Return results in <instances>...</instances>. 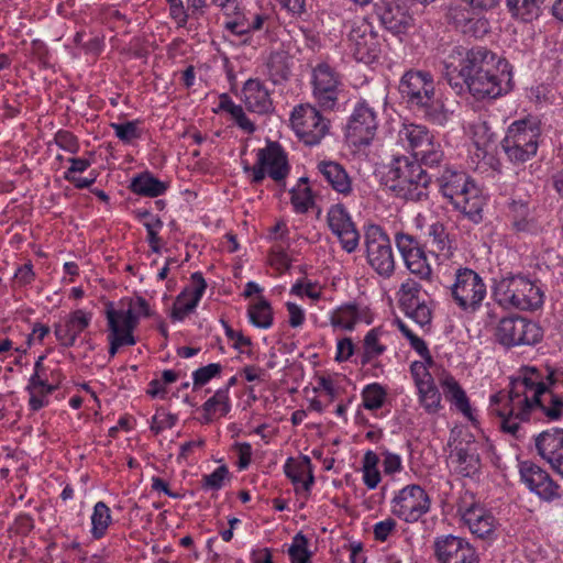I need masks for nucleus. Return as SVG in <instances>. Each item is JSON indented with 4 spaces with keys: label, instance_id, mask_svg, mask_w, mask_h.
Wrapping results in <instances>:
<instances>
[{
    "label": "nucleus",
    "instance_id": "obj_1",
    "mask_svg": "<svg viewBox=\"0 0 563 563\" xmlns=\"http://www.w3.org/2000/svg\"><path fill=\"white\" fill-rule=\"evenodd\" d=\"M553 383L552 374L544 380L537 368L528 367L511 380L507 393L493 395L489 411L499 418L500 429L519 439L521 422L527 421L533 411L540 410L551 420L559 419L563 412V398L551 390Z\"/></svg>",
    "mask_w": 563,
    "mask_h": 563
},
{
    "label": "nucleus",
    "instance_id": "obj_2",
    "mask_svg": "<svg viewBox=\"0 0 563 563\" xmlns=\"http://www.w3.org/2000/svg\"><path fill=\"white\" fill-rule=\"evenodd\" d=\"M443 64L444 76L456 93L467 90L476 99H495L511 89L508 62L484 46L456 45Z\"/></svg>",
    "mask_w": 563,
    "mask_h": 563
},
{
    "label": "nucleus",
    "instance_id": "obj_3",
    "mask_svg": "<svg viewBox=\"0 0 563 563\" xmlns=\"http://www.w3.org/2000/svg\"><path fill=\"white\" fill-rule=\"evenodd\" d=\"M444 198L473 223H479L484 218L486 197L475 181L464 172L445 168L437 178Z\"/></svg>",
    "mask_w": 563,
    "mask_h": 563
},
{
    "label": "nucleus",
    "instance_id": "obj_4",
    "mask_svg": "<svg viewBox=\"0 0 563 563\" xmlns=\"http://www.w3.org/2000/svg\"><path fill=\"white\" fill-rule=\"evenodd\" d=\"M398 90L410 108L421 111L435 124H445L449 111L435 97L434 80L429 71L413 69L406 71L400 79Z\"/></svg>",
    "mask_w": 563,
    "mask_h": 563
},
{
    "label": "nucleus",
    "instance_id": "obj_5",
    "mask_svg": "<svg viewBox=\"0 0 563 563\" xmlns=\"http://www.w3.org/2000/svg\"><path fill=\"white\" fill-rule=\"evenodd\" d=\"M431 179L432 175H429L419 162L401 156L393 161L385 184L398 198L421 201L428 198Z\"/></svg>",
    "mask_w": 563,
    "mask_h": 563
},
{
    "label": "nucleus",
    "instance_id": "obj_6",
    "mask_svg": "<svg viewBox=\"0 0 563 563\" xmlns=\"http://www.w3.org/2000/svg\"><path fill=\"white\" fill-rule=\"evenodd\" d=\"M494 297L505 308L534 311L543 306L545 291L540 280L525 275H509L496 283Z\"/></svg>",
    "mask_w": 563,
    "mask_h": 563
},
{
    "label": "nucleus",
    "instance_id": "obj_7",
    "mask_svg": "<svg viewBox=\"0 0 563 563\" xmlns=\"http://www.w3.org/2000/svg\"><path fill=\"white\" fill-rule=\"evenodd\" d=\"M540 136L541 121L529 115L508 126L501 147L511 163L523 164L537 154Z\"/></svg>",
    "mask_w": 563,
    "mask_h": 563
},
{
    "label": "nucleus",
    "instance_id": "obj_8",
    "mask_svg": "<svg viewBox=\"0 0 563 563\" xmlns=\"http://www.w3.org/2000/svg\"><path fill=\"white\" fill-rule=\"evenodd\" d=\"M243 170L250 175L251 184L258 185L265 177H269L276 184L285 186L290 165L283 146L276 141L267 140L266 145L256 151L255 164H245Z\"/></svg>",
    "mask_w": 563,
    "mask_h": 563
},
{
    "label": "nucleus",
    "instance_id": "obj_9",
    "mask_svg": "<svg viewBox=\"0 0 563 563\" xmlns=\"http://www.w3.org/2000/svg\"><path fill=\"white\" fill-rule=\"evenodd\" d=\"M452 301L464 312L477 311L487 295V287L478 273L468 267L454 272L453 283L448 286Z\"/></svg>",
    "mask_w": 563,
    "mask_h": 563
},
{
    "label": "nucleus",
    "instance_id": "obj_10",
    "mask_svg": "<svg viewBox=\"0 0 563 563\" xmlns=\"http://www.w3.org/2000/svg\"><path fill=\"white\" fill-rule=\"evenodd\" d=\"M349 48L358 62L372 63L380 52L378 34L366 19L357 18L345 24Z\"/></svg>",
    "mask_w": 563,
    "mask_h": 563
},
{
    "label": "nucleus",
    "instance_id": "obj_11",
    "mask_svg": "<svg viewBox=\"0 0 563 563\" xmlns=\"http://www.w3.org/2000/svg\"><path fill=\"white\" fill-rule=\"evenodd\" d=\"M378 128V114L366 100L358 101L349 119L345 137L351 146L362 147L372 143Z\"/></svg>",
    "mask_w": 563,
    "mask_h": 563
},
{
    "label": "nucleus",
    "instance_id": "obj_12",
    "mask_svg": "<svg viewBox=\"0 0 563 563\" xmlns=\"http://www.w3.org/2000/svg\"><path fill=\"white\" fill-rule=\"evenodd\" d=\"M366 257L371 267L382 277L388 278L395 272L391 243L378 225H369L365 232Z\"/></svg>",
    "mask_w": 563,
    "mask_h": 563
},
{
    "label": "nucleus",
    "instance_id": "obj_13",
    "mask_svg": "<svg viewBox=\"0 0 563 563\" xmlns=\"http://www.w3.org/2000/svg\"><path fill=\"white\" fill-rule=\"evenodd\" d=\"M495 336L505 346L531 345L542 338L540 327L522 317H508L499 321Z\"/></svg>",
    "mask_w": 563,
    "mask_h": 563
},
{
    "label": "nucleus",
    "instance_id": "obj_14",
    "mask_svg": "<svg viewBox=\"0 0 563 563\" xmlns=\"http://www.w3.org/2000/svg\"><path fill=\"white\" fill-rule=\"evenodd\" d=\"M430 505V498L424 489L411 484L395 495L391 500V512L407 522H416L429 511Z\"/></svg>",
    "mask_w": 563,
    "mask_h": 563
},
{
    "label": "nucleus",
    "instance_id": "obj_15",
    "mask_svg": "<svg viewBox=\"0 0 563 563\" xmlns=\"http://www.w3.org/2000/svg\"><path fill=\"white\" fill-rule=\"evenodd\" d=\"M434 555L438 563H479L476 549L466 539L453 534L435 539Z\"/></svg>",
    "mask_w": 563,
    "mask_h": 563
},
{
    "label": "nucleus",
    "instance_id": "obj_16",
    "mask_svg": "<svg viewBox=\"0 0 563 563\" xmlns=\"http://www.w3.org/2000/svg\"><path fill=\"white\" fill-rule=\"evenodd\" d=\"M344 98L340 75L325 63L319 64V112H335Z\"/></svg>",
    "mask_w": 563,
    "mask_h": 563
},
{
    "label": "nucleus",
    "instance_id": "obj_17",
    "mask_svg": "<svg viewBox=\"0 0 563 563\" xmlns=\"http://www.w3.org/2000/svg\"><path fill=\"white\" fill-rule=\"evenodd\" d=\"M519 474L522 483L541 499L551 501L560 497V486L537 464L529 461L521 462Z\"/></svg>",
    "mask_w": 563,
    "mask_h": 563
},
{
    "label": "nucleus",
    "instance_id": "obj_18",
    "mask_svg": "<svg viewBox=\"0 0 563 563\" xmlns=\"http://www.w3.org/2000/svg\"><path fill=\"white\" fill-rule=\"evenodd\" d=\"M421 286L415 280H407L399 289V303L405 314L423 327L431 321V309L420 298Z\"/></svg>",
    "mask_w": 563,
    "mask_h": 563
},
{
    "label": "nucleus",
    "instance_id": "obj_19",
    "mask_svg": "<svg viewBox=\"0 0 563 563\" xmlns=\"http://www.w3.org/2000/svg\"><path fill=\"white\" fill-rule=\"evenodd\" d=\"M327 222L332 233L338 236L342 247L347 253L354 252L358 245L360 234L346 209L342 205L332 206L328 212Z\"/></svg>",
    "mask_w": 563,
    "mask_h": 563
},
{
    "label": "nucleus",
    "instance_id": "obj_20",
    "mask_svg": "<svg viewBox=\"0 0 563 563\" xmlns=\"http://www.w3.org/2000/svg\"><path fill=\"white\" fill-rule=\"evenodd\" d=\"M538 454L545 460L553 471L563 477V429L541 432L536 438Z\"/></svg>",
    "mask_w": 563,
    "mask_h": 563
},
{
    "label": "nucleus",
    "instance_id": "obj_21",
    "mask_svg": "<svg viewBox=\"0 0 563 563\" xmlns=\"http://www.w3.org/2000/svg\"><path fill=\"white\" fill-rule=\"evenodd\" d=\"M290 128L306 145L317 144V108L309 103L296 106L289 118Z\"/></svg>",
    "mask_w": 563,
    "mask_h": 563
},
{
    "label": "nucleus",
    "instance_id": "obj_22",
    "mask_svg": "<svg viewBox=\"0 0 563 563\" xmlns=\"http://www.w3.org/2000/svg\"><path fill=\"white\" fill-rule=\"evenodd\" d=\"M192 287H186L177 297L173 305L170 318L173 321H183L198 306L206 288L207 283L200 272L191 275Z\"/></svg>",
    "mask_w": 563,
    "mask_h": 563
},
{
    "label": "nucleus",
    "instance_id": "obj_23",
    "mask_svg": "<svg viewBox=\"0 0 563 563\" xmlns=\"http://www.w3.org/2000/svg\"><path fill=\"white\" fill-rule=\"evenodd\" d=\"M284 471L294 484L297 495L306 496L314 484L310 457L307 455L289 457L284 465Z\"/></svg>",
    "mask_w": 563,
    "mask_h": 563
},
{
    "label": "nucleus",
    "instance_id": "obj_24",
    "mask_svg": "<svg viewBox=\"0 0 563 563\" xmlns=\"http://www.w3.org/2000/svg\"><path fill=\"white\" fill-rule=\"evenodd\" d=\"M242 101L250 112L261 115L269 114L274 111L271 93L260 79H247L242 88Z\"/></svg>",
    "mask_w": 563,
    "mask_h": 563
},
{
    "label": "nucleus",
    "instance_id": "obj_25",
    "mask_svg": "<svg viewBox=\"0 0 563 563\" xmlns=\"http://www.w3.org/2000/svg\"><path fill=\"white\" fill-rule=\"evenodd\" d=\"M380 23L393 34H406L413 25V18L396 2H383L378 7Z\"/></svg>",
    "mask_w": 563,
    "mask_h": 563
},
{
    "label": "nucleus",
    "instance_id": "obj_26",
    "mask_svg": "<svg viewBox=\"0 0 563 563\" xmlns=\"http://www.w3.org/2000/svg\"><path fill=\"white\" fill-rule=\"evenodd\" d=\"M319 173L335 192L343 196H349L352 192V179L345 167L339 162L327 158L319 159Z\"/></svg>",
    "mask_w": 563,
    "mask_h": 563
},
{
    "label": "nucleus",
    "instance_id": "obj_27",
    "mask_svg": "<svg viewBox=\"0 0 563 563\" xmlns=\"http://www.w3.org/2000/svg\"><path fill=\"white\" fill-rule=\"evenodd\" d=\"M462 519L470 531L478 538H488L495 531L494 516L478 505L466 508L462 514Z\"/></svg>",
    "mask_w": 563,
    "mask_h": 563
},
{
    "label": "nucleus",
    "instance_id": "obj_28",
    "mask_svg": "<svg viewBox=\"0 0 563 563\" xmlns=\"http://www.w3.org/2000/svg\"><path fill=\"white\" fill-rule=\"evenodd\" d=\"M106 319L108 323L109 333L112 335H125L126 332L133 335L135 328L139 324V317L132 309H114L113 303L109 302L106 307Z\"/></svg>",
    "mask_w": 563,
    "mask_h": 563
},
{
    "label": "nucleus",
    "instance_id": "obj_29",
    "mask_svg": "<svg viewBox=\"0 0 563 563\" xmlns=\"http://www.w3.org/2000/svg\"><path fill=\"white\" fill-rule=\"evenodd\" d=\"M432 141H434L433 135L426 126L420 124H404L398 131V142L404 148L412 152L413 156L428 147Z\"/></svg>",
    "mask_w": 563,
    "mask_h": 563
},
{
    "label": "nucleus",
    "instance_id": "obj_30",
    "mask_svg": "<svg viewBox=\"0 0 563 563\" xmlns=\"http://www.w3.org/2000/svg\"><path fill=\"white\" fill-rule=\"evenodd\" d=\"M292 66L294 59L287 51H274L266 62L267 77L274 85H283L290 79Z\"/></svg>",
    "mask_w": 563,
    "mask_h": 563
},
{
    "label": "nucleus",
    "instance_id": "obj_31",
    "mask_svg": "<svg viewBox=\"0 0 563 563\" xmlns=\"http://www.w3.org/2000/svg\"><path fill=\"white\" fill-rule=\"evenodd\" d=\"M455 471L463 476H474L481 468L477 449L473 444H459L451 453Z\"/></svg>",
    "mask_w": 563,
    "mask_h": 563
},
{
    "label": "nucleus",
    "instance_id": "obj_32",
    "mask_svg": "<svg viewBox=\"0 0 563 563\" xmlns=\"http://www.w3.org/2000/svg\"><path fill=\"white\" fill-rule=\"evenodd\" d=\"M438 380L443 389L445 398L465 417H471V405L468 398L457 380L445 371H442L438 376Z\"/></svg>",
    "mask_w": 563,
    "mask_h": 563
},
{
    "label": "nucleus",
    "instance_id": "obj_33",
    "mask_svg": "<svg viewBox=\"0 0 563 563\" xmlns=\"http://www.w3.org/2000/svg\"><path fill=\"white\" fill-rule=\"evenodd\" d=\"M129 188L136 195L154 198L165 194L168 186L151 173L145 172L133 177Z\"/></svg>",
    "mask_w": 563,
    "mask_h": 563
},
{
    "label": "nucleus",
    "instance_id": "obj_34",
    "mask_svg": "<svg viewBox=\"0 0 563 563\" xmlns=\"http://www.w3.org/2000/svg\"><path fill=\"white\" fill-rule=\"evenodd\" d=\"M508 217L517 232H530L533 229L530 208L525 200H512L509 203Z\"/></svg>",
    "mask_w": 563,
    "mask_h": 563
},
{
    "label": "nucleus",
    "instance_id": "obj_35",
    "mask_svg": "<svg viewBox=\"0 0 563 563\" xmlns=\"http://www.w3.org/2000/svg\"><path fill=\"white\" fill-rule=\"evenodd\" d=\"M290 195L291 205L297 213H305L314 205V195L308 177L299 178L297 185L290 190Z\"/></svg>",
    "mask_w": 563,
    "mask_h": 563
},
{
    "label": "nucleus",
    "instance_id": "obj_36",
    "mask_svg": "<svg viewBox=\"0 0 563 563\" xmlns=\"http://www.w3.org/2000/svg\"><path fill=\"white\" fill-rule=\"evenodd\" d=\"M68 163L70 166L64 173V179L71 183L77 189L89 188L92 184H95L97 179V175L92 177H77V173L86 172L90 166L91 162L81 157H70L68 158Z\"/></svg>",
    "mask_w": 563,
    "mask_h": 563
},
{
    "label": "nucleus",
    "instance_id": "obj_37",
    "mask_svg": "<svg viewBox=\"0 0 563 563\" xmlns=\"http://www.w3.org/2000/svg\"><path fill=\"white\" fill-rule=\"evenodd\" d=\"M545 0H506L511 15L525 22L537 19Z\"/></svg>",
    "mask_w": 563,
    "mask_h": 563
},
{
    "label": "nucleus",
    "instance_id": "obj_38",
    "mask_svg": "<svg viewBox=\"0 0 563 563\" xmlns=\"http://www.w3.org/2000/svg\"><path fill=\"white\" fill-rule=\"evenodd\" d=\"M111 522V510L107 504L103 501L96 503L91 515L90 533L92 538L96 540L103 538Z\"/></svg>",
    "mask_w": 563,
    "mask_h": 563
},
{
    "label": "nucleus",
    "instance_id": "obj_39",
    "mask_svg": "<svg viewBox=\"0 0 563 563\" xmlns=\"http://www.w3.org/2000/svg\"><path fill=\"white\" fill-rule=\"evenodd\" d=\"M250 322L262 329H268L273 324V311L269 302L261 297L258 300L250 305L247 310Z\"/></svg>",
    "mask_w": 563,
    "mask_h": 563
},
{
    "label": "nucleus",
    "instance_id": "obj_40",
    "mask_svg": "<svg viewBox=\"0 0 563 563\" xmlns=\"http://www.w3.org/2000/svg\"><path fill=\"white\" fill-rule=\"evenodd\" d=\"M205 411L203 422L209 423L212 421V416L216 412H220L221 416L227 415L230 411L228 388L218 389L212 397H210L203 405Z\"/></svg>",
    "mask_w": 563,
    "mask_h": 563
},
{
    "label": "nucleus",
    "instance_id": "obj_41",
    "mask_svg": "<svg viewBox=\"0 0 563 563\" xmlns=\"http://www.w3.org/2000/svg\"><path fill=\"white\" fill-rule=\"evenodd\" d=\"M428 236L435 251L442 252L446 256L451 255L452 240L443 223L439 221L432 223L428 229Z\"/></svg>",
    "mask_w": 563,
    "mask_h": 563
},
{
    "label": "nucleus",
    "instance_id": "obj_42",
    "mask_svg": "<svg viewBox=\"0 0 563 563\" xmlns=\"http://www.w3.org/2000/svg\"><path fill=\"white\" fill-rule=\"evenodd\" d=\"M382 333L383 332L379 328H374L365 335L363 342L364 352L362 355V364L372 362L385 352L386 347L379 341Z\"/></svg>",
    "mask_w": 563,
    "mask_h": 563
},
{
    "label": "nucleus",
    "instance_id": "obj_43",
    "mask_svg": "<svg viewBox=\"0 0 563 563\" xmlns=\"http://www.w3.org/2000/svg\"><path fill=\"white\" fill-rule=\"evenodd\" d=\"M379 457L373 451H367L363 457V481L369 488L374 489L380 482V473L378 471Z\"/></svg>",
    "mask_w": 563,
    "mask_h": 563
},
{
    "label": "nucleus",
    "instance_id": "obj_44",
    "mask_svg": "<svg viewBox=\"0 0 563 563\" xmlns=\"http://www.w3.org/2000/svg\"><path fill=\"white\" fill-rule=\"evenodd\" d=\"M330 320L333 327L352 330L361 316L355 306H345L332 312Z\"/></svg>",
    "mask_w": 563,
    "mask_h": 563
},
{
    "label": "nucleus",
    "instance_id": "obj_45",
    "mask_svg": "<svg viewBox=\"0 0 563 563\" xmlns=\"http://www.w3.org/2000/svg\"><path fill=\"white\" fill-rule=\"evenodd\" d=\"M404 261L410 273L421 279H428L431 276V266L428 263L426 253L421 249L413 251V253L409 254Z\"/></svg>",
    "mask_w": 563,
    "mask_h": 563
},
{
    "label": "nucleus",
    "instance_id": "obj_46",
    "mask_svg": "<svg viewBox=\"0 0 563 563\" xmlns=\"http://www.w3.org/2000/svg\"><path fill=\"white\" fill-rule=\"evenodd\" d=\"M421 406L429 413H435L441 408V394L434 383L418 388Z\"/></svg>",
    "mask_w": 563,
    "mask_h": 563
},
{
    "label": "nucleus",
    "instance_id": "obj_47",
    "mask_svg": "<svg viewBox=\"0 0 563 563\" xmlns=\"http://www.w3.org/2000/svg\"><path fill=\"white\" fill-rule=\"evenodd\" d=\"M247 30L251 33L254 32H269L274 25V16L271 10L260 9L258 11H249Z\"/></svg>",
    "mask_w": 563,
    "mask_h": 563
},
{
    "label": "nucleus",
    "instance_id": "obj_48",
    "mask_svg": "<svg viewBox=\"0 0 563 563\" xmlns=\"http://www.w3.org/2000/svg\"><path fill=\"white\" fill-rule=\"evenodd\" d=\"M288 554L291 563H307L311 558L308 550V539L301 532L292 538V542L288 548Z\"/></svg>",
    "mask_w": 563,
    "mask_h": 563
},
{
    "label": "nucleus",
    "instance_id": "obj_49",
    "mask_svg": "<svg viewBox=\"0 0 563 563\" xmlns=\"http://www.w3.org/2000/svg\"><path fill=\"white\" fill-rule=\"evenodd\" d=\"M140 122L125 121L123 123H111L110 126L114 131L115 136L124 144H130L133 140L141 137Z\"/></svg>",
    "mask_w": 563,
    "mask_h": 563
},
{
    "label": "nucleus",
    "instance_id": "obj_50",
    "mask_svg": "<svg viewBox=\"0 0 563 563\" xmlns=\"http://www.w3.org/2000/svg\"><path fill=\"white\" fill-rule=\"evenodd\" d=\"M413 157L417 162L418 159L420 161L419 164H421V166L424 165L432 168L439 166L442 163L444 153L441 148V145L432 141L428 147H424Z\"/></svg>",
    "mask_w": 563,
    "mask_h": 563
},
{
    "label": "nucleus",
    "instance_id": "obj_51",
    "mask_svg": "<svg viewBox=\"0 0 563 563\" xmlns=\"http://www.w3.org/2000/svg\"><path fill=\"white\" fill-rule=\"evenodd\" d=\"M362 398L366 409L376 410L383 406L386 393L380 385L371 384L364 388Z\"/></svg>",
    "mask_w": 563,
    "mask_h": 563
},
{
    "label": "nucleus",
    "instance_id": "obj_52",
    "mask_svg": "<svg viewBox=\"0 0 563 563\" xmlns=\"http://www.w3.org/2000/svg\"><path fill=\"white\" fill-rule=\"evenodd\" d=\"M470 131L477 147H485L494 136V132L488 122L482 119L472 122Z\"/></svg>",
    "mask_w": 563,
    "mask_h": 563
},
{
    "label": "nucleus",
    "instance_id": "obj_53",
    "mask_svg": "<svg viewBox=\"0 0 563 563\" xmlns=\"http://www.w3.org/2000/svg\"><path fill=\"white\" fill-rule=\"evenodd\" d=\"M229 476L225 465L217 467L211 474H205L201 478V488L205 490H220Z\"/></svg>",
    "mask_w": 563,
    "mask_h": 563
},
{
    "label": "nucleus",
    "instance_id": "obj_54",
    "mask_svg": "<svg viewBox=\"0 0 563 563\" xmlns=\"http://www.w3.org/2000/svg\"><path fill=\"white\" fill-rule=\"evenodd\" d=\"M91 313L89 312H86L81 309H78V310H75L73 311L67 320H66V324L68 325L70 332L75 335V338L77 339V336L86 329L89 327L90 322H91Z\"/></svg>",
    "mask_w": 563,
    "mask_h": 563
},
{
    "label": "nucleus",
    "instance_id": "obj_55",
    "mask_svg": "<svg viewBox=\"0 0 563 563\" xmlns=\"http://www.w3.org/2000/svg\"><path fill=\"white\" fill-rule=\"evenodd\" d=\"M222 366L219 363H210L196 369L192 373L194 388L201 387L209 383L212 378L221 374Z\"/></svg>",
    "mask_w": 563,
    "mask_h": 563
},
{
    "label": "nucleus",
    "instance_id": "obj_56",
    "mask_svg": "<svg viewBox=\"0 0 563 563\" xmlns=\"http://www.w3.org/2000/svg\"><path fill=\"white\" fill-rule=\"evenodd\" d=\"M54 142L59 148L70 154H77L80 148L77 136L67 130H58L55 133Z\"/></svg>",
    "mask_w": 563,
    "mask_h": 563
},
{
    "label": "nucleus",
    "instance_id": "obj_57",
    "mask_svg": "<svg viewBox=\"0 0 563 563\" xmlns=\"http://www.w3.org/2000/svg\"><path fill=\"white\" fill-rule=\"evenodd\" d=\"M268 260L271 266L278 272H285L290 267V258L280 243L272 246Z\"/></svg>",
    "mask_w": 563,
    "mask_h": 563
},
{
    "label": "nucleus",
    "instance_id": "obj_58",
    "mask_svg": "<svg viewBox=\"0 0 563 563\" xmlns=\"http://www.w3.org/2000/svg\"><path fill=\"white\" fill-rule=\"evenodd\" d=\"M431 366L426 361L413 362L410 366V371L417 388L434 383L431 373L428 369Z\"/></svg>",
    "mask_w": 563,
    "mask_h": 563
},
{
    "label": "nucleus",
    "instance_id": "obj_59",
    "mask_svg": "<svg viewBox=\"0 0 563 563\" xmlns=\"http://www.w3.org/2000/svg\"><path fill=\"white\" fill-rule=\"evenodd\" d=\"M177 421V417L169 412H157L152 418L151 422V431H153L155 434L161 433L163 430L173 428Z\"/></svg>",
    "mask_w": 563,
    "mask_h": 563
},
{
    "label": "nucleus",
    "instance_id": "obj_60",
    "mask_svg": "<svg viewBox=\"0 0 563 563\" xmlns=\"http://www.w3.org/2000/svg\"><path fill=\"white\" fill-rule=\"evenodd\" d=\"M395 241L404 260L408 257L409 254L413 253V251L420 250L417 240L409 234L397 233Z\"/></svg>",
    "mask_w": 563,
    "mask_h": 563
},
{
    "label": "nucleus",
    "instance_id": "obj_61",
    "mask_svg": "<svg viewBox=\"0 0 563 563\" xmlns=\"http://www.w3.org/2000/svg\"><path fill=\"white\" fill-rule=\"evenodd\" d=\"M249 13H239L234 19L227 21L224 24L225 30L238 36H249L247 30Z\"/></svg>",
    "mask_w": 563,
    "mask_h": 563
},
{
    "label": "nucleus",
    "instance_id": "obj_62",
    "mask_svg": "<svg viewBox=\"0 0 563 563\" xmlns=\"http://www.w3.org/2000/svg\"><path fill=\"white\" fill-rule=\"evenodd\" d=\"M32 388L40 389L42 396L48 397L58 388V384L48 383L47 378H40L38 375H31L25 390H31Z\"/></svg>",
    "mask_w": 563,
    "mask_h": 563
},
{
    "label": "nucleus",
    "instance_id": "obj_63",
    "mask_svg": "<svg viewBox=\"0 0 563 563\" xmlns=\"http://www.w3.org/2000/svg\"><path fill=\"white\" fill-rule=\"evenodd\" d=\"M108 341H109L110 357H114L121 346H125V345L131 346L136 343L134 335H130L129 332H126L125 335H121V336L112 335L109 333Z\"/></svg>",
    "mask_w": 563,
    "mask_h": 563
},
{
    "label": "nucleus",
    "instance_id": "obj_64",
    "mask_svg": "<svg viewBox=\"0 0 563 563\" xmlns=\"http://www.w3.org/2000/svg\"><path fill=\"white\" fill-rule=\"evenodd\" d=\"M396 521L393 518H387L374 525L373 532L377 541H386L388 537L396 529Z\"/></svg>",
    "mask_w": 563,
    "mask_h": 563
}]
</instances>
